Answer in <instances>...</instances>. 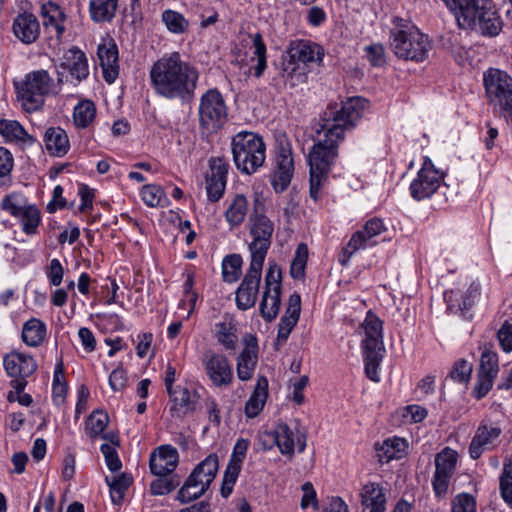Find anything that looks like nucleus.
Segmentation results:
<instances>
[{"mask_svg": "<svg viewBox=\"0 0 512 512\" xmlns=\"http://www.w3.org/2000/svg\"><path fill=\"white\" fill-rule=\"evenodd\" d=\"M366 105V99L351 97L341 103H330L323 112L316 129L318 141L308 154L310 197L315 201L319 199L321 186L338 155V145L343 141L345 131L355 126Z\"/></svg>", "mask_w": 512, "mask_h": 512, "instance_id": "nucleus-1", "label": "nucleus"}, {"mask_svg": "<svg viewBox=\"0 0 512 512\" xmlns=\"http://www.w3.org/2000/svg\"><path fill=\"white\" fill-rule=\"evenodd\" d=\"M199 76L198 69L183 60L179 52L164 54L149 72L151 87L157 95L181 102L194 98Z\"/></svg>", "mask_w": 512, "mask_h": 512, "instance_id": "nucleus-2", "label": "nucleus"}, {"mask_svg": "<svg viewBox=\"0 0 512 512\" xmlns=\"http://www.w3.org/2000/svg\"><path fill=\"white\" fill-rule=\"evenodd\" d=\"M454 17L460 29L474 31L484 37H496L503 21L492 0H459Z\"/></svg>", "mask_w": 512, "mask_h": 512, "instance_id": "nucleus-3", "label": "nucleus"}, {"mask_svg": "<svg viewBox=\"0 0 512 512\" xmlns=\"http://www.w3.org/2000/svg\"><path fill=\"white\" fill-rule=\"evenodd\" d=\"M231 151L235 167L246 175L255 173L266 159L263 138L253 132L241 131L233 136Z\"/></svg>", "mask_w": 512, "mask_h": 512, "instance_id": "nucleus-4", "label": "nucleus"}, {"mask_svg": "<svg viewBox=\"0 0 512 512\" xmlns=\"http://www.w3.org/2000/svg\"><path fill=\"white\" fill-rule=\"evenodd\" d=\"M390 46L398 58L414 62L424 61L432 47L428 37L416 27L400 23L390 31Z\"/></svg>", "mask_w": 512, "mask_h": 512, "instance_id": "nucleus-5", "label": "nucleus"}, {"mask_svg": "<svg viewBox=\"0 0 512 512\" xmlns=\"http://www.w3.org/2000/svg\"><path fill=\"white\" fill-rule=\"evenodd\" d=\"M365 337L362 340L361 347L364 356L365 374L374 381H380L378 369L385 354V346L383 342V323L371 311L366 315L362 324Z\"/></svg>", "mask_w": 512, "mask_h": 512, "instance_id": "nucleus-6", "label": "nucleus"}, {"mask_svg": "<svg viewBox=\"0 0 512 512\" xmlns=\"http://www.w3.org/2000/svg\"><path fill=\"white\" fill-rule=\"evenodd\" d=\"M483 85L487 101L512 124V76L498 68L483 73Z\"/></svg>", "mask_w": 512, "mask_h": 512, "instance_id": "nucleus-7", "label": "nucleus"}, {"mask_svg": "<svg viewBox=\"0 0 512 512\" xmlns=\"http://www.w3.org/2000/svg\"><path fill=\"white\" fill-rule=\"evenodd\" d=\"M264 212L265 205L263 201L256 198L248 224L249 233L252 237L249 243V251L251 254V262L259 264H264L274 232V224Z\"/></svg>", "mask_w": 512, "mask_h": 512, "instance_id": "nucleus-8", "label": "nucleus"}, {"mask_svg": "<svg viewBox=\"0 0 512 512\" xmlns=\"http://www.w3.org/2000/svg\"><path fill=\"white\" fill-rule=\"evenodd\" d=\"M218 468V456L215 453L209 454L192 470L180 487L176 499L185 504L203 496L214 481Z\"/></svg>", "mask_w": 512, "mask_h": 512, "instance_id": "nucleus-9", "label": "nucleus"}, {"mask_svg": "<svg viewBox=\"0 0 512 512\" xmlns=\"http://www.w3.org/2000/svg\"><path fill=\"white\" fill-rule=\"evenodd\" d=\"M53 86V79L46 70L28 73L25 79L16 86L18 97L25 110L31 112L39 109L44 103Z\"/></svg>", "mask_w": 512, "mask_h": 512, "instance_id": "nucleus-10", "label": "nucleus"}, {"mask_svg": "<svg viewBox=\"0 0 512 512\" xmlns=\"http://www.w3.org/2000/svg\"><path fill=\"white\" fill-rule=\"evenodd\" d=\"M227 106L222 94L216 89L207 90L199 103V125L203 132H217L227 121Z\"/></svg>", "mask_w": 512, "mask_h": 512, "instance_id": "nucleus-11", "label": "nucleus"}, {"mask_svg": "<svg viewBox=\"0 0 512 512\" xmlns=\"http://www.w3.org/2000/svg\"><path fill=\"white\" fill-rule=\"evenodd\" d=\"M282 272L279 265L271 261L265 275V287L260 301V314L268 322L276 319L281 307Z\"/></svg>", "mask_w": 512, "mask_h": 512, "instance_id": "nucleus-12", "label": "nucleus"}, {"mask_svg": "<svg viewBox=\"0 0 512 512\" xmlns=\"http://www.w3.org/2000/svg\"><path fill=\"white\" fill-rule=\"evenodd\" d=\"M1 207L19 219L24 233L33 235L37 232L41 221L40 211L34 205H27L22 196L11 194L4 197Z\"/></svg>", "mask_w": 512, "mask_h": 512, "instance_id": "nucleus-13", "label": "nucleus"}, {"mask_svg": "<svg viewBox=\"0 0 512 512\" xmlns=\"http://www.w3.org/2000/svg\"><path fill=\"white\" fill-rule=\"evenodd\" d=\"M444 173L435 168L429 157H424L417 177L410 184V194L413 199L421 201L430 198L440 187Z\"/></svg>", "mask_w": 512, "mask_h": 512, "instance_id": "nucleus-14", "label": "nucleus"}, {"mask_svg": "<svg viewBox=\"0 0 512 512\" xmlns=\"http://www.w3.org/2000/svg\"><path fill=\"white\" fill-rule=\"evenodd\" d=\"M385 230L382 219L374 217L369 219L362 230L356 231L347 245L342 249L339 255V262L344 266L348 263L351 256L359 249L366 248L375 244L372 239Z\"/></svg>", "mask_w": 512, "mask_h": 512, "instance_id": "nucleus-15", "label": "nucleus"}, {"mask_svg": "<svg viewBox=\"0 0 512 512\" xmlns=\"http://www.w3.org/2000/svg\"><path fill=\"white\" fill-rule=\"evenodd\" d=\"M288 54L290 61L284 67V72H287V81L293 79L292 72L295 71V62H301L303 64L315 63L320 65L324 57V51L321 46L306 40L291 42L288 48ZM290 85L294 86L295 83L291 81Z\"/></svg>", "mask_w": 512, "mask_h": 512, "instance_id": "nucleus-16", "label": "nucleus"}, {"mask_svg": "<svg viewBox=\"0 0 512 512\" xmlns=\"http://www.w3.org/2000/svg\"><path fill=\"white\" fill-rule=\"evenodd\" d=\"M263 264L250 261V266L241 284L236 290V305L246 311L256 303L261 282Z\"/></svg>", "mask_w": 512, "mask_h": 512, "instance_id": "nucleus-17", "label": "nucleus"}, {"mask_svg": "<svg viewBox=\"0 0 512 512\" xmlns=\"http://www.w3.org/2000/svg\"><path fill=\"white\" fill-rule=\"evenodd\" d=\"M457 452L449 447H445L435 456V473L432 481L434 492L437 496L447 493L451 477L453 476L456 463Z\"/></svg>", "mask_w": 512, "mask_h": 512, "instance_id": "nucleus-18", "label": "nucleus"}, {"mask_svg": "<svg viewBox=\"0 0 512 512\" xmlns=\"http://www.w3.org/2000/svg\"><path fill=\"white\" fill-rule=\"evenodd\" d=\"M202 365L216 387H227L232 383L233 371L225 355L206 351L202 357Z\"/></svg>", "mask_w": 512, "mask_h": 512, "instance_id": "nucleus-19", "label": "nucleus"}, {"mask_svg": "<svg viewBox=\"0 0 512 512\" xmlns=\"http://www.w3.org/2000/svg\"><path fill=\"white\" fill-rule=\"evenodd\" d=\"M229 168V163L224 157L210 158L209 172L206 174V192L211 202H217L222 198Z\"/></svg>", "mask_w": 512, "mask_h": 512, "instance_id": "nucleus-20", "label": "nucleus"}, {"mask_svg": "<svg viewBox=\"0 0 512 512\" xmlns=\"http://www.w3.org/2000/svg\"><path fill=\"white\" fill-rule=\"evenodd\" d=\"M65 70H68L70 75L78 82L88 77L89 67L87 57L78 47L73 46L63 54L61 63L56 67L58 83L63 82Z\"/></svg>", "mask_w": 512, "mask_h": 512, "instance_id": "nucleus-21", "label": "nucleus"}, {"mask_svg": "<svg viewBox=\"0 0 512 512\" xmlns=\"http://www.w3.org/2000/svg\"><path fill=\"white\" fill-rule=\"evenodd\" d=\"M249 447V441L244 438H240L234 445L229 463L224 472L221 495L227 498L232 493L233 487L241 471L242 463L246 457V453Z\"/></svg>", "mask_w": 512, "mask_h": 512, "instance_id": "nucleus-22", "label": "nucleus"}, {"mask_svg": "<svg viewBox=\"0 0 512 512\" xmlns=\"http://www.w3.org/2000/svg\"><path fill=\"white\" fill-rule=\"evenodd\" d=\"M273 441L279 447L283 455L292 456L297 447L299 452H303L306 447V434L296 425L294 428L286 423H280L276 426Z\"/></svg>", "mask_w": 512, "mask_h": 512, "instance_id": "nucleus-23", "label": "nucleus"}, {"mask_svg": "<svg viewBox=\"0 0 512 512\" xmlns=\"http://www.w3.org/2000/svg\"><path fill=\"white\" fill-rule=\"evenodd\" d=\"M294 173V162L290 147L281 145L275 158V168L271 184L277 193L283 192L289 186Z\"/></svg>", "mask_w": 512, "mask_h": 512, "instance_id": "nucleus-24", "label": "nucleus"}, {"mask_svg": "<svg viewBox=\"0 0 512 512\" xmlns=\"http://www.w3.org/2000/svg\"><path fill=\"white\" fill-rule=\"evenodd\" d=\"M501 433V429L497 426L484 423L479 425L469 446L470 457L476 460L480 458L485 451L496 448Z\"/></svg>", "mask_w": 512, "mask_h": 512, "instance_id": "nucleus-25", "label": "nucleus"}, {"mask_svg": "<svg viewBox=\"0 0 512 512\" xmlns=\"http://www.w3.org/2000/svg\"><path fill=\"white\" fill-rule=\"evenodd\" d=\"M178 462L177 449L171 445H162L151 453L149 467L155 476H168L176 469Z\"/></svg>", "mask_w": 512, "mask_h": 512, "instance_id": "nucleus-26", "label": "nucleus"}, {"mask_svg": "<svg viewBox=\"0 0 512 512\" xmlns=\"http://www.w3.org/2000/svg\"><path fill=\"white\" fill-rule=\"evenodd\" d=\"M97 55L102 68L103 78L109 84L114 83L119 75L117 45L112 39L107 43L100 44L97 49Z\"/></svg>", "mask_w": 512, "mask_h": 512, "instance_id": "nucleus-27", "label": "nucleus"}, {"mask_svg": "<svg viewBox=\"0 0 512 512\" xmlns=\"http://www.w3.org/2000/svg\"><path fill=\"white\" fill-rule=\"evenodd\" d=\"M12 30L22 43L32 44L39 38L40 24L34 14L24 12L14 18Z\"/></svg>", "mask_w": 512, "mask_h": 512, "instance_id": "nucleus-28", "label": "nucleus"}, {"mask_svg": "<svg viewBox=\"0 0 512 512\" xmlns=\"http://www.w3.org/2000/svg\"><path fill=\"white\" fill-rule=\"evenodd\" d=\"M301 311V297L298 293L290 295L285 315L278 324L277 344H283L288 339L297 324Z\"/></svg>", "mask_w": 512, "mask_h": 512, "instance_id": "nucleus-29", "label": "nucleus"}, {"mask_svg": "<svg viewBox=\"0 0 512 512\" xmlns=\"http://www.w3.org/2000/svg\"><path fill=\"white\" fill-rule=\"evenodd\" d=\"M4 367L11 377L27 378L36 371L37 364L31 355L11 352L4 358Z\"/></svg>", "mask_w": 512, "mask_h": 512, "instance_id": "nucleus-30", "label": "nucleus"}, {"mask_svg": "<svg viewBox=\"0 0 512 512\" xmlns=\"http://www.w3.org/2000/svg\"><path fill=\"white\" fill-rule=\"evenodd\" d=\"M214 337L227 351H233L238 344L237 324L233 316L225 314L222 320L215 324Z\"/></svg>", "mask_w": 512, "mask_h": 512, "instance_id": "nucleus-31", "label": "nucleus"}, {"mask_svg": "<svg viewBox=\"0 0 512 512\" xmlns=\"http://www.w3.org/2000/svg\"><path fill=\"white\" fill-rule=\"evenodd\" d=\"M40 16L45 29H53L57 39H60L65 32L66 15L59 5L51 1L41 5Z\"/></svg>", "mask_w": 512, "mask_h": 512, "instance_id": "nucleus-32", "label": "nucleus"}, {"mask_svg": "<svg viewBox=\"0 0 512 512\" xmlns=\"http://www.w3.org/2000/svg\"><path fill=\"white\" fill-rule=\"evenodd\" d=\"M361 503L364 512H384L386 497L383 488L376 483H367L363 486Z\"/></svg>", "mask_w": 512, "mask_h": 512, "instance_id": "nucleus-33", "label": "nucleus"}, {"mask_svg": "<svg viewBox=\"0 0 512 512\" xmlns=\"http://www.w3.org/2000/svg\"><path fill=\"white\" fill-rule=\"evenodd\" d=\"M257 364V342L252 337L251 342L243 349L237 358V376L241 381L252 378Z\"/></svg>", "mask_w": 512, "mask_h": 512, "instance_id": "nucleus-34", "label": "nucleus"}, {"mask_svg": "<svg viewBox=\"0 0 512 512\" xmlns=\"http://www.w3.org/2000/svg\"><path fill=\"white\" fill-rule=\"evenodd\" d=\"M46 150L53 156L62 157L67 154L70 142L66 131L60 127H50L44 133Z\"/></svg>", "mask_w": 512, "mask_h": 512, "instance_id": "nucleus-35", "label": "nucleus"}, {"mask_svg": "<svg viewBox=\"0 0 512 512\" xmlns=\"http://www.w3.org/2000/svg\"><path fill=\"white\" fill-rule=\"evenodd\" d=\"M479 295L480 285L473 282L464 295L459 290H449L444 293V299L450 308L457 307L460 310H467L473 306Z\"/></svg>", "mask_w": 512, "mask_h": 512, "instance_id": "nucleus-36", "label": "nucleus"}, {"mask_svg": "<svg viewBox=\"0 0 512 512\" xmlns=\"http://www.w3.org/2000/svg\"><path fill=\"white\" fill-rule=\"evenodd\" d=\"M268 396V380L264 376L257 379L255 389L245 405L247 417H256L264 407Z\"/></svg>", "mask_w": 512, "mask_h": 512, "instance_id": "nucleus-37", "label": "nucleus"}, {"mask_svg": "<svg viewBox=\"0 0 512 512\" xmlns=\"http://www.w3.org/2000/svg\"><path fill=\"white\" fill-rule=\"evenodd\" d=\"M118 0H90L89 12L96 23L110 22L115 17Z\"/></svg>", "mask_w": 512, "mask_h": 512, "instance_id": "nucleus-38", "label": "nucleus"}, {"mask_svg": "<svg viewBox=\"0 0 512 512\" xmlns=\"http://www.w3.org/2000/svg\"><path fill=\"white\" fill-rule=\"evenodd\" d=\"M169 396L174 403L171 411L177 415L187 414L196 409V395L192 394L187 388L177 387L172 390V394H169Z\"/></svg>", "mask_w": 512, "mask_h": 512, "instance_id": "nucleus-39", "label": "nucleus"}, {"mask_svg": "<svg viewBox=\"0 0 512 512\" xmlns=\"http://www.w3.org/2000/svg\"><path fill=\"white\" fill-rule=\"evenodd\" d=\"M46 336L45 324L36 318H31L23 325L22 340L30 347L39 346Z\"/></svg>", "mask_w": 512, "mask_h": 512, "instance_id": "nucleus-40", "label": "nucleus"}, {"mask_svg": "<svg viewBox=\"0 0 512 512\" xmlns=\"http://www.w3.org/2000/svg\"><path fill=\"white\" fill-rule=\"evenodd\" d=\"M248 202L244 195L236 194L225 211L226 221L231 227L239 226L245 219Z\"/></svg>", "mask_w": 512, "mask_h": 512, "instance_id": "nucleus-41", "label": "nucleus"}, {"mask_svg": "<svg viewBox=\"0 0 512 512\" xmlns=\"http://www.w3.org/2000/svg\"><path fill=\"white\" fill-rule=\"evenodd\" d=\"M105 481L110 489L112 503L115 505L121 504L127 489L132 483V478L128 474L122 473L118 476H107Z\"/></svg>", "mask_w": 512, "mask_h": 512, "instance_id": "nucleus-42", "label": "nucleus"}, {"mask_svg": "<svg viewBox=\"0 0 512 512\" xmlns=\"http://www.w3.org/2000/svg\"><path fill=\"white\" fill-rule=\"evenodd\" d=\"M252 43L254 52L251 61L256 60L257 62L255 66H252L253 74L256 78H260L267 68V48L261 33L253 35Z\"/></svg>", "mask_w": 512, "mask_h": 512, "instance_id": "nucleus-43", "label": "nucleus"}, {"mask_svg": "<svg viewBox=\"0 0 512 512\" xmlns=\"http://www.w3.org/2000/svg\"><path fill=\"white\" fill-rule=\"evenodd\" d=\"M161 20L166 29L172 34H184L189 30V21L178 11L164 10L161 14Z\"/></svg>", "mask_w": 512, "mask_h": 512, "instance_id": "nucleus-44", "label": "nucleus"}, {"mask_svg": "<svg viewBox=\"0 0 512 512\" xmlns=\"http://www.w3.org/2000/svg\"><path fill=\"white\" fill-rule=\"evenodd\" d=\"M404 448L405 441L403 439L394 437L384 440L382 445L377 448L379 461L381 463H388L392 459L400 458Z\"/></svg>", "mask_w": 512, "mask_h": 512, "instance_id": "nucleus-45", "label": "nucleus"}, {"mask_svg": "<svg viewBox=\"0 0 512 512\" xmlns=\"http://www.w3.org/2000/svg\"><path fill=\"white\" fill-rule=\"evenodd\" d=\"M96 108L92 101L83 100L79 102L73 112L74 123L78 128L88 127L95 118Z\"/></svg>", "mask_w": 512, "mask_h": 512, "instance_id": "nucleus-46", "label": "nucleus"}, {"mask_svg": "<svg viewBox=\"0 0 512 512\" xmlns=\"http://www.w3.org/2000/svg\"><path fill=\"white\" fill-rule=\"evenodd\" d=\"M181 482L178 475L158 476L150 484V492L152 495H167L175 490Z\"/></svg>", "mask_w": 512, "mask_h": 512, "instance_id": "nucleus-47", "label": "nucleus"}, {"mask_svg": "<svg viewBox=\"0 0 512 512\" xmlns=\"http://www.w3.org/2000/svg\"><path fill=\"white\" fill-rule=\"evenodd\" d=\"M242 258L238 254L228 255L222 262V276L225 282L233 283L241 274Z\"/></svg>", "mask_w": 512, "mask_h": 512, "instance_id": "nucleus-48", "label": "nucleus"}, {"mask_svg": "<svg viewBox=\"0 0 512 512\" xmlns=\"http://www.w3.org/2000/svg\"><path fill=\"white\" fill-rule=\"evenodd\" d=\"M308 259V248L306 244L300 243L295 251V256L290 267V275L294 279H301L305 275V268Z\"/></svg>", "mask_w": 512, "mask_h": 512, "instance_id": "nucleus-49", "label": "nucleus"}, {"mask_svg": "<svg viewBox=\"0 0 512 512\" xmlns=\"http://www.w3.org/2000/svg\"><path fill=\"white\" fill-rule=\"evenodd\" d=\"M109 423V416L103 411H94L86 421V432L95 438L104 432Z\"/></svg>", "mask_w": 512, "mask_h": 512, "instance_id": "nucleus-50", "label": "nucleus"}, {"mask_svg": "<svg viewBox=\"0 0 512 512\" xmlns=\"http://www.w3.org/2000/svg\"><path fill=\"white\" fill-rule=\"evenodd\" d=\"M499 372L498 355L496 352L485 347L480 357L479 372L481 374L497 377Z\"/></svg>", "mask_w": 512, "mask_h": 512, "instance_id": "nucleus-51", "label": "nucleus"}, {"mask_svg": "<svg viewBox=\"0 0 512 512\" xmlns=\"http://www.w3.org/2000/svg\"><path fill=\"white\" fill-rule=\"evenodd\" d=\"M0 134L6 141L24 140L26 132L19 122L13 120H0Z\"/></svg>", "mask_w": 512, "mask_h": 512, "instance_id": "nucleus-52", "label": "nucleus"}, {"mask_svg": "<svg viewBox=\"0 0 512 512\" xmlns=\"http://www.w3.org/2000/svg\"><path fill=\"white\" fill-rule=\"evenodd\" d=\"M141 196L144 203L149 207H157L162 205V201L166 200L164 190L155 184H148L142 187Z\"/></svg>", "mask_w": 512, "mask_h": 512, "instance_id": "nucleus-53", "label": "nucleus"}, {"mask_svg": "<svg viewBox=\"0 0 512 512\" xmlns=\"http://www.w3.org/2000/svg\"><path fill=\"white\" fill-rule=\"evenodd\" d=\"M100 450L104 455L106 465L110 471L117 472L122 468V462L113 445L104 443L101 445Z\"/></svg>", "mask_w": 512, "mask_h": 512, "instance_id": "nucleus-54", "label": "nucleus"}, {"mask_svg": "<svg viewBox=\"0 0 512 512\" xmlns=\"http://www.w3.org/2000/svg\"><path fill=\"white\" fill-rule=\"evenodd\" d=\"M472 373V365L464 359L455 362L449 376L454 381L464 383L467 382Z\"/></svg>", "mask_w": 512, "mask_h": 512, "instance_id": "nucleus-55", "label": "nucleus"}, {"mask_svg": "<svg viewBox=\"0 0 512 512\" xmlns=\"http://www.w3.org/2000/svg\"><path fill=\"white\" fill-rule=\"evenodd\" d=\"M452 512H476V501L470 494L458 495L452 502Z\"/></svg>", "mask_w": 512, "mask_h": 512, "instance_id": "nucleus-56", "label": "nucleus"}, {"mask_svg": "<svg viewBox=\"0 0 512 512\" xmlns=\"http://www.w3.org/2000/svg\"><path fill=\"white\" fill-rule=\"evenodd\" d=\"M496 377L478 373V379L473 389V395L477 399H481L488 394L493 386Z\"/></svg>", "mask_w": 512, "mask_h": 512, "instance_id": "nucleus-57", "label": "nucleus"}, {"mask_svg": "<svg viewBox=\"0 0 512 512\" xmlns=\"http://www.w3.org/2000/svg\"><path fill=\"white\" fill-rule=\"evenodd\" d=\"M366 57L371 65L380 67L386 63L385 49L381 44H372L365 48Z\"/></svg>", "mask_w": 512, "mask_h": 512, "instance_id": "nucleus-58", "label": "nucleus"}, {"mask_svg": "<svg viewBox=\"0 0 512 512\" xmlns=\"http://www.w3.org/2000/svg\"><path fill=\"white\" fill-rule=\"evenodd\" d=\"M497 338L503 351H512V323L505 321L497 332Z\"/></svg>", "mask_w": 512, "mask_h": 512, "instance_id": "nucleus-59", "label": "nucleus"}, {"mask_svg": "<svg viewBox=\"0 0 512 512\" xmlns=\"http://www.w3.org/2000/svg\"><path fill=\"white\" fill-rule=\"evenodd\" d=\"M47 277L53 286H59L63 280L64 269L58 259H52L47 268Z\"/></svg>", "mask_w": 512, "mask_h": 512, "instance_id": "nucleus-60", "label": "nucleus"}, {"mask_svg": "<svg viewBox=\"0 0 512 512\" xmlns=\"http://www.w3.org/2000/svg\"><path fill=\"white\" fill-rule=\"evenodd\" d=\"M427 416V410L420 405H409L405 407L403 418L411 423L423 421Z\"/></svg>", "mask_w": 512, "mask_h": 512, "instance_id": "nucleus-61", "label": "nucleus"}, {"mask_svg": "<svg viewBox=\"0 0 512 512\" xmlns=\"http://www.w3.org/2000/svg\"><path fill=\"white\" fill-rule=\"evenodd\" d=\"M14 161L12 154L4 147H0V178L6 179L9 177L13 168Z\"/></svg>", "mask_w": 512, "mask_h": 512, "instance_id": "nucleus-62", "label": "nucleus"}, {"mask_svg": "<svg viewBox=\"0 0 512 512\" xmlns=\"http://www.w3.org/2000/svg\"><path fill=\"white\" fill-rule=\"evenodd\" d=\"M65 206L66 200L63 197V188L60 185H57L53 190V198L47 205V211L49 213H54Z\"/></svg>", "mask_w": 512, "mask_h": 512, "instance_id": "nucleus-63", "label": "nucleus"}, {"mask_svg": "<svg viewBox=\"0 0 512 512\" xmlns=\"http://www.w3.org/2000/svg\"><path fill=\"white\" fill-rule=\"evenodd\" d=\"M109 384L114 391L122 390L126 385V373L123 369H114L109 376Z\"/></svg>", "mask_w": 512, "mask_h": 512, "instance_id": "nucleus-64", "label": "nucleus"}]
</instances>
